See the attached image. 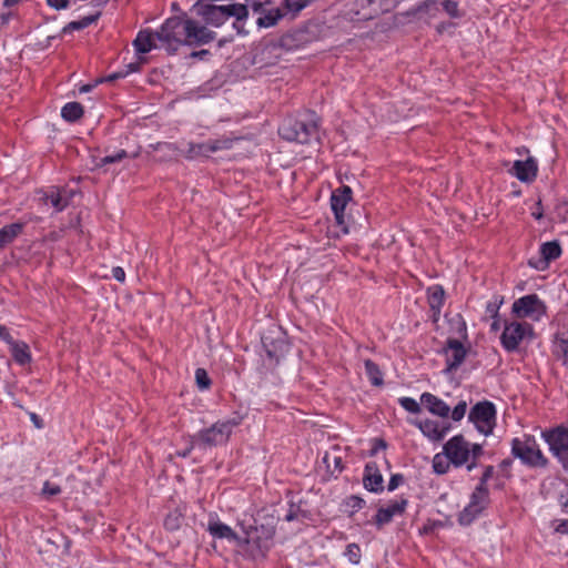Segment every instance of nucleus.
<instances>
[{
    "mask_svg": "<svg viewBox=\"0 0 568 568\" xmlns=\"http://www.w3.org/2000/svg\"><path fill=\"white\" fill-rule=\"evenodd\" d=\"M95 19H97V17L89 16V17H83L82 19L77 20V21H71L67 26L63 27L62 33L71 34L74 31L82 30V29L91 26L95 21Z\"/></svg>",
    "mask_w": 568,
    "mask_h": 568,
    "instance_id": "obj_29",
    "label": "nucleus"
},
{
    "mask_svg": "<svg viewBox=\"0 0 568 568\" xmlns=\"http://www.w3.org/2000/svg\"><path fill=\"white\" fill-rule=\"evenodd\" d=\"M351 505L353 508H357V509H361L364 505V500L359 497H356V496H352L351 497Z\"/></svg>",
    "mask_w": 568,
    "mask_h": 568,
    "instance_id": "obj_48",
    "label": "nucleus"
},
{
    "mask_svg": "<svg viewBox=\"0 0 568 568\" xmlns=\"http://www.w3.org/2000/svg\"><path fill=\"white\" fill-rule=\"evenodd\" d=\"M535 336L534 326L528 322L508 320L504 322L500 345L508 353L520 349L521 344L529 343Z\"/></svg>",
    "mask_w": 568,
    "mask_h": 568,
    "instance_id": "obj_6",
    "label": "nucleus"
},
{
    "mask_svg": "<svg viewBox=\"0 0 568 568\" xmlns=\"http://www.w3.org/2000/svg\"><path fill=\"white\" fill-rule=\"evenodd\" d=\"M280 18L281 14L278 10H270L265 16L257 19V24L263 28H268L274 26Z\"/></svg>",
    "mask_w": 568,
    "mask_h": 568,
    "instance_id": "obj_34",
    "label": "nucleus"
},
{
    "mask_svg": "<svg viewBox=\"0 0 568 568\" xmlns=\"http://www.w3.org/2000/svg\"><path fill=\"white\" fill-rule=\"evenodd\" d=\"M407 505L408 500L404 497H399L379 507L374 517L375 525L381 528L389 524L394 517L402 516L405 513Z\"/></svg>",
    "mask_w": 568,
    "mask_h": 568,
    "instance_id": "obj_14",
    "label": "nucleus"
},
{
    "mask_svg": "<svg viewBox=\"0 0 568 568\" xmlns=\"http://www.w3.org/2000/svg\"><path fill=\"white\" fill-rule=\"evenodd\" d=\"M70 197L71 193L65 189L52 187L41 200L45 205L50 204L55 212H61L69 205Z\"/></svg>",
    "mask_w": 568,
    "mask_h": 568,
    "instance_id": "obj_22",
    "label": "nucleus"
},
{
    "mask_svg": "<svg viewBox=\"0 0 568 568\" xmlns=\"http://www.w3.org/2000/svg\"><path fill=\"white\" fill-rule=\"evenodd\" d=\"M542 438L548 444L552 455L568 470V427L558 426L550 430L541 433Z\"/></svg>",
    "mask_w": 568,
    "mask_h": 568,
    "instance_id": "obj_12",
    "label": "nucleus"
},
{
    "mask_svg": "<svg viewBox=\"0 0 568 568\" xmlns=\"http://www.w3.org/2000/svg\"><path fill=\"white\" fill-rule=\"evenodd\" d=\"M214 32L199 22L181 17L169 18L156 31L160 47L176 51L181 45L205 44L214 39Z\"/></svg>",
    "mask_w": 568,
    "mask_h": 568,
    "instance_id": "obj_1",
    "label": "nucleus"
},
{
    "mask_svg": "<svg viewBox=\"0 0 568 568\" xmlns=\"http://www.w3.org/2000/svg\"><path fill=\"white\" fill-rule=\"evenodd\" d=\"M420 404L425 406V408L435 416L440 418L449 417L450 407L444 402L442 398L436 395L425 392L420 395Z\"/></svg>",
    "mask_w": 568,
    "mask_h": 568,
    "instance_id": "obj_21",
    "label": "nucleus"
},
{
    "mask_svg": "<svg viewBox=\"0 0 568 568\" xmlns=\"http://www.w3.org/2000/svg\"><path fill=\"white\" fill-rule=\"evenodd\" d=\"M414 425L430 442H439L444 439L452 428L450 424L447 422H439L430 418L416 420L414 422Z\"/></svg>",
    "mask_w": 568,
    "mask_h": 568,
    "instance_id": "obj_16",
    "label": "nucleus"
},
{
    "mask_svg": "<svg viewBox=\"0 0 568 568\" xmlns=\"http://www.w3.org/2000/svg\"><path fill=\"white\" fill-rule=\"evenodd\" d=\"M537 171L538 165L536 160L528 158L525 161H515L509 172L521 182H531L536 178Z\"/></svg>",
    "mask_w": 568,
    "mask_h": 568,
    "instance_id": "obj_20",
    "label": "nucleus"
},
{
    "mask_svg": "<svg viewBox=\"0 0 568 568\" xmlns=\"http://www.w3.org/2000/svg\"><path fill=\"white\" fill-rule=\"evenodd\" d=\"M403 481H404V477H403V475H400V474H394V475H392V477H390V479H389V481H388L387 489H388L389 491H393V490L397 489V488H398V486H399L400 484H403Z\"/></svg>",
    "mask_w": 568,
    "mask_h": 568,
    "instance_id": "obj_45",
    "label": "nucleus"
},
{
    "mask_svg": "<svg viewBox=\"0 0 568 568\" xmlns=\"http://www.w3.org/2000/svg\"><path fill=\"white\" fill-rule=\"evenodd\" d=\"M444 300L445 293L440 286L434 285L428 288V303L435 315L439 314Z\"/></svg>",
    "mask_w": 568,
    "mask_h": 568,
    "instance_id": "obj_27",
    "label": "nucleus"
},
{
    "mask_svg": "<svg viewBox=\"0 0 568 568\" xmlns=\"http://www.w3.org/2000/svg\"><path fill=\"white\" fill-rule=\"evenodd\" d=\"M164 526L171 531L179 529L181 526V515L176 511L169 514L164 519Z\"/></svg>",
    "mask_w": 568,
    "mask_h": 568,
    "instance_id": "obj_37",
    "label": "nucleus"
},
{
    "mask_svg": "<svg viewBox=\"0 0 568 568\" xmlns=\"http://www.w3.org/2000/svg\"><path fill=\"white\" fill-rule=\"evenodd\" d=\"M60 493H61V488L59 485L50 483L48 480L44 481L42 490H41V495L43 497L50 498V497L59 495Z\"/></svg>",
    "mask_w": 568,
    "mask_h": 568,
    "instance_id": "obj_39",
    "label": "nucleus"
},
{
    "mask_svg": "<svg viewBox=\"0 0 568 568\" xmlns=\"http://www.w3.org/2000/svg\"><path fill=\"white\" fill-rule=\"evenodd\" d=\"M351 200L352 190L348 186L338 187L333 191L331 195V209L334 213L336 223L339 226H343L345 232H347L345 227V209Z\"/></svg>",
    "mask_w": 568,
    "mask_h": 568,
    "instance_id": "obj_15",
    "label": "nucleus"
},
{
    "mask_svg": "<svg viewBox=\"0 0 568 568\" xmlns=\"http://www.w3.org/2000/svg\"><path fill=\"white\" fill-rule=\"evenodd\" d=\"M442 7L445 10V12L452 18H458L460 16L458 3L454 0H444L442 2Z\"/></svg>",
    "mask_w": 568,
    "mask_h": 568,
    "instance_id": "obj_40",
    "label": "nucleus"
},
{
    "mask_svg": "<svg viewBox=\"0 0 568 568\" xmlns=\"http://www.w3.org/2000/svg\"><path fill=\"white\" fill-rule=\"evenodd\" d=\"M398 403L405 410L412 414H418L420 412V404L412 397H400Z\"/></svg>",
    "mask_w": 568,
    "mask_h": 568,
    "instance_id": "obj_36",
    "label": "nucleus"
},
{
    "mask_svg": "<svg viewBox=\"0 0 568 568\" xmlns=\"http://www.w3.org/2000/svg\"><path fill=\"white\" fill-rule=\"evenodd\" d=\"M13 359L19 365H26L31 362V354L29 351V346L27 343L22 341H17L13 345L9 347Z\"/></svg>",
    "mask_w": 568,
    "mask_h": 568,
    "instance_id": "obj_25",
    "label": "nucleus"
},
{
    "mask_svg": "<svg viewBox=\"0 0 568 568\" xmlns=\"http://www.w3.org/2000/svg\"><path fill=\"white\" fill-rule=\"evenodd\" d=\"M232 143L233 141L226 138L210 140L195 144L192 143L187 150V158L193 159L197 156H209L217 151L231 149Z\"/></svg>",
    "mask_w": 568,
    "mask_h": 568,
    "instance_id": "obj_17",
    "label": "nucleus"
},
{
    "mask_svg": "<svg viewBox=\"0 0 568 568\" xmlns=\"http://www.w3.org/2000/svg\"><path fill=\"white\" fill-rule=\"evenodd\" d=\"M556 531L561 534H568V519L561 520L556 527Z\"/></svg>",
    "mask_w": 568,
    "mask_h": 568,
    "instance_id": "obj_49",
    "label": "nucleus"
},
{
    "mask_svg": "<svg viewBox=\"0 0 568 568\" xmlns=\"http://www.w3.org/2000/svg\"><path fill=\"white\" fill-rule=\"evenodd\" d=\"M288 10L298 12L304 9L310 0H285Z\"/></svg>",
    "mask_w": 568,
    "mask_h": 568,
    "instance_id": "obj_42",
    "label": "nucleus"
},
{
    "mask_svg": "<svg viewBox=\"0 0 568 568\" xmlns=\"http://www.w3.org/2000/svg\"><path fill=\"white\" fill-rule=\"evenodd\" d=\"M0 338L7 343L9 347L17 342L4 325H0Z\"/></svg>",
    "mask_w": 568,
    "mask_h": 568,
    "instance_id": "obj_46",
    "label": "nucleus"
},
{
    "mask_svg": "<svg viewBox=\"0 0 568 568\" xmlns=\"http://www.w3.org/2000/svg\"><path fill=\"white\" fill-rule=\"evenodd\" d=\"M278 132L287 141L305 144L317 139V123L313 119L308 121L287 119L280 126Z\"/></svg>",
    "mask_w": 568,
    "mask_h": 568,
    "instance_id": "obj_7",
    "label": "nucleus"
},
{
    "mask_svg": "<svg viewBox=\"0 0 568 568\" xmlns=\"http://www.w3.org/2000/svg\"><path fill=\"white\" fill-rule=\"evenodd\" d=\"M207 531L214 538L226 539L239 547L240 536L229 525L220 521L219 519H211L209 521Z\"/></svg>",
    "mask_w": 568,
    "mask_h": 568,
    "instance_id": "obj_23",
    "label": "nucleus"
},
{
    "mask_svg": "<svg viewBox=\"0 0 568 568\" xmlns=\"http://www.w3.org/2000/svg\"><path fill=\"white\" fill-rule=\"evenodd\" d=\"M489 490L486 479H481L470 495L468 504L458 515V523L463 526L470 525L488 506Z\"/></svg>",
    "mask_w": 568,
    "mask_h": 568,
    "instance_id": "obj_9",
    "label": "nucleus"
},
{
    "mask_svg": "<svg viewBox=\"0 0 568 568\" xmlns=\"http://www.w3.org/2000/svg\"><path fill=\"white\" fill-rule=\"evenodd\" d=\"M386 449V443L384 439L382 438H374L372 440V447H371V452H369V455L371 456H375L377 455L381 450H384Z\"/></svg>",
    "mask_w": 568,
    "mask_h": 568,
    "instance_id": "obj_43",
    "label": "nucleus"
},
{
    "mask_svg": "<svg viewBox=\"0 0 568 568\" xmlns=\"http://www.w3.org/2000/svg\"><path fill=\"white\" fill-rule=\"evenodd\" d=\"M468 404L466 400H459L458 404L450 409L449 416L454 422H460L467 413Z\"/></svg>",
    "mask_w": 568,
    "mask_h": 568,
    "instance_id": "obj_35",
    "label": "nucleus"
},
{
    "mask_svg": "<svg viewBox=\"0 0 568 568\" xmlns=\"http://www.w3.org/2000/svg\"><path fill=\"white\" fill-rule=\"evenodd\" d=\"M364 487L372 493L378 494L384 490L383 475L376 463H367L363 476Z\"/></svg>",
    "mask_w": 568,
    "mask_h": 568,
    "instance_id": "obj_19",
    "label": "nucleus"
},
{
    "mask_svg": "<svg viewBox=\"0 0 568 568\" xmlns=\"http://www.w3.org/2000/svg\"><path fill=\"white\" fill-rule=\"evenodd\" d=\"M21 0H3V6L4 7H13L16 6L17 3H19Z\"/></svg>",
    "mask_w": 568,
    "mask_h": 568,
    "instance_id": "obj_53",
    "label": "nucleus"
},
{
    "mask_svg": "<svg viewBox=\"0 0 568 568\" xmlns=\"http://www.w3.org/2000/svg\"><path fill=\"white\" fill-rule=\"evenodd\" d=\"M206 53H207V51L202 50V51H200V52H194V53H193V55H194V57H196V55L203 57V54H206Z\"/></svg>",
    "mask_w": 568,
    "mask_h": 568,
    "instance_id": "obj_54",
    "label": "nucleus"
},
{
    "mask_svg": "<svg viewBox=\"0 0 568 568\" xmlns=\"http://www.w3.org/2000/svg\"><path fill=\"white\" fill-rule=\"evenodd\" d=\"M45 2L54 10H64L70 4V0H45Z\"/></svg>",
    "mask_w": 568,
    "mask_h": 568,
    "instance_id": "obj_44",
    "label": "nucleus"
},
{
    "mask_svg": "<svg viewBox=\"0 0 568 568\" xmlns=\"http://www.w3.org/2000/svg\"><path fill=\"white\" fill-rule=\"evenodd\" d=\"M511 452L515 457L529 466H545L547 459L542 455L536 439L531 436H523L513 439Z\"/></svg>",
    "mask_w": 568,
    "mask_h": 568,
    "instance_id": "obj_11",
    "label": "nucleus"
},
{
    "mask_svg": "<svg viewBox=\"0 0 568 568\" xmlns=\"http://www.w3.org/2000/svg\"><path fill=\"white\" fill-rule=\"evenodd\" d=\"M156 41V32L153 33L151 31L144 30L138 33L135 40L133 41V45L138 53H148L159 47Z\"/></svg>",
    "mask_w": 568,
    "mask_h": 568,
    "instance_id": "obj_24",
    "label": "nucleus"
},
{
    "mask_svg": "<svg viewBox=\"0 0 568 568\" xmlns=\"http://www.w3.org/2000/svg\"><path fill=\"white\" fill-rule=\"evenodd\" d=\"M500 328L498 316H495L493 323L490 324V331L497 332Z\"/></svg>",
    "mask_w": 568,
    "mask_h": 568,
    "instance_id": "obj_51",
    "label": "nucleus"
},
{
    "mask_svg": "<svg viewBox=\"0 0 568 568\" xmlns=\"http://www.w3.org/2000/svg\"><path fill=\"white\" fill-rule=\"evenodd\" d=\"M547 313V306L537 294H527L517 300L511 305V314L517 320H529L540 322Z\"/></svg>",
    "mask_w": 568,
    "mask_h": 568,
    "instance_id": "obj_8",
    "label": "nucleus"
},
{
    "mask_svg": "<svg viewBox=\"0 0 568 568\" xmlns=\"http://www.w3.org/2000/svg\"><path fill=\"white\" fill-rule=\"evenodd\" d=\"M561 246L558 241L545 242L539 247L538 256H531L528 265L537 271H546L549 264L561 255Z\"/></svg>",
    "mask_w": 568,
    "mask_h": 568,
    "instance_id": "obj_13",
    "label": "nucleus"
},
{
    "mask_svg": "<svg viewBox=\"0 0 568 568\" xmlns=\"http://www.w3.org/2000/svg\"><path fill=\"white\" fill-rule=\"evenodd\" d=\"M467 355V349L457 339H448L446 347L444 348V356L446 361V371L452 372L457 369Z\"/></svg>",
    "mask_w": 568,
    "mask_h": 568,
    "instance_id": "obj_18",
    "label": "nucleus"
},
{
    "mask_svg": "<svg viewBox=\"0 0 568 568\" xmlns=\"http://www.w3.org/2000/svg\"><path fill=\"white\" fill-rule=\"evenodd\" d=\"M112 276L119 281V282H123L125 280V272L122 267H113L112 268Z\"/></svg>",
    "mask_w": 568,
    "mask_h": 568,
    "instance_id": "obj_47",
    "label": "nucleus"
},
{
    "mask_svg": "<svg viewBox=\"0 0 568 568\" xmlns=\"http://www.w3.org/2000/svg\"><path fill=\"white\" fill-rule=\"evenodd\" d=\"M196 13L210 26L219 28L230 18L246 20L248 10L245 4L230 3L223 6L196 3Z\"/></svg>",
    "mask_w": 568,
    "mask_h": 568,
    "instance_id": "obj_4",
    "label": "nucleus"
},
{
    "mask_svg": "<svg viewBox=\"0 0 568 568\" xmlns=\"http://www.w3.org/2000/svg\"><path fill=\"white\" fill-rule=\"evenodd\" d=\"M450 462L445 456V452L438 453L433 458V469L438 475H444L449 470Z\"/></svg>",
    "mask_w": 568,
    "mask_h": 568,
    "instance_id": "obj_31",
    "label": "nucleus"
},
{
    "mask_svg": "<svg viewBox=\"0 0 568 568\" xmlns=\"http://www.w3.org/2000/svg\"><path fill=\"white\" fill-rule=\"evenodd\" d=\"M194 448H192V436L190 437V446L189 448H186L184 452H182L180 455L182 457H186L190 455V453L193 450Z\"/></svg>",
    "mask_w": 568,
    "mask_h": 568,
    "instance_id": "obj_52",
    "label": "nucleus"
},
{
    "mask_svg": "<svg viewBox=\"0 0 568 568\" xmlns=\"http://www.w3.org/2000/svg\"><path fill=\"white\" fill-rule=\"evenodd\" d=\"M555 354L568 366V335L561 336L555 342Z\"/></svg>",
    "mask_w": 568,
    "mask_h": 568,
    "instance_id": "obj_32",
    "label": "nucleus"
},
{
    "mask_svg": "<svg viewBox=\"0 0 568 568\" xmlns=\"http://www.w3.org/2000/svg\"><path fill=\"white\" fill-rule=\"evenodd\" d=\"M206 53H207V51L202 50V51H200V52H194V53H193V55H194V57H196V55L203 57V54H206Z\"/></svg>",
    "mask_w": 568,
    "mask_h": 568,
    "instance_id": "obj_55",
    "label": "nucleus"
},
{
    "mask_svg": "<svg viewBox=\"0 0 568 568\" xmlns=\"http://www.w3.org/2000/svg\"><path fill=\"white\" fill-rule=\"evenodd\" d=\"M23 224L12 223L0 229V248L11 243L22 231Z\"/></svg>",
    "mask_w": 568,
    "mask_h": 568,
    "instance_id": "obj_26",
    "label": "nucleus"
},
{
    "mask_svg": "<svg viewBox=\"0 0 568 568\" xmlns=\"http://www.w3.org/2000/svg\"><path fill=\"white\" fill-rule=\"evenodd\" d=\"M126 156H128V153L124 150H120L112 155H106V156L102 158L100 164L105 165V164H110V163H115V162L123 160Z\"/></svg>",
    "mask_w": 568,
    "mask_h": 568,
    "instance_id": "obj_41",
    "label": "nucleus"
},
{
    "mask_svg": "<svg viewBox=\"0 0 568 568\" xmlns=\"http://www.w3.org/2000/svg\"><path fill=\"white\" fill-rule=\"evenodd\" d=\"M365 373L373 385L381 386L383 384V374L379 367L371 359L365 361Z\"/></svg>",
    "mask_w": 568,
    "mask_h": 568,
    "instance_id": "obj_30",
    "label": "nucleus"
},
{
    "mask_svg": "<svg viewBox=\"0 0 568 568\" xmlns=\"http://www.w3.org/2000/svg\"><path fill=\"white\" fill-rule=\"evenodd\" d=\"M445 456L455 467L466 466L471 470L483 454V446L467 442L463 435H455L444 445Z\"/></svg>",
    "mask_w": 568,
    "mask_h": 568,
    "instance_id": "obj_3",
    "label": "nucleus"
},
{
    "mask_svg": "<svg viewBox=\"0 0 568 568\" xmlns=\"http://www.w3.org/2000/svg\"><path fill=\"white\" fill-rule=\"evenodd\" d=\"M344 556L347 558V560L353 564L357 565L361 561L362 558V551L361 547L357 544H348L345 548Z\"/></svg>",
    "mask_w": 568,
    "mask_h": 568,
    "instance_id": "obj_33",
    "label": "nucleus"
},
{
    "mask_svg": "<svg viewBox=\"0 0 568 568\" xmlns=\"http://www.w3.org/2000/svg\"><path fill=\"white\" fill-rule=\"evenodd\" d=\"M496 407L491 402L481 400L475 404L469 413L468 420L474 425L476 430L484 436L493 434L496 426Z\"/></svg>",
    "mask_w": 568,
    "mask_h": 568,
    "instance_id": "obj_10",
    "label": "nucleus"
},
{
    "mask_svg": "<svg viewBox=\"0 0 568 568\" xmlns=\"http://www.w3.org/2000/svg\"><path fill=\"white\" fill-rule=\"evenodd\" d=\"M195 379L200 389H206L210 387L211 379L205 369L197 368L195 371Z\"/></svg>",
    "mask_w": 568,
    "mask_h": 568,
    "instance_id": "obj_38",
    "label": "nucleus"
},
{
    "mask_svg": "<svg viewBox=\"0 0 568 568\" xmlns=\"http://www.w3.org/2000/svg\"><path fill=\"white\" fill-rule=\"evenodd\" d=\"M83 115V108L79 102H68L61 109V116L68 122H75Z\"/></svg>",
    "mask_w": 568,
    "mask_h": 568,
    "instance_id": "obj_28",
    "label": "nucleus"
},
{
    "mask_svg": "<svg viewBox=\"0 0 568 568\" xmlns=\"http://www.w3.org/2000/svg\"><path fill=\"white\" fill-rule=\"evenodd\" d=\"M237 425L239 423L235 419L216 422L211 427L202 429L192 436V448L206 450L226 444L234 427Z\"/></svg>",
    "mask_w": 568,
    "mask_h": 568,
    "instance_id": "obj_5",
    "label": "nucleus"
},
{
    "mask_svg": "<svg viewBox=\"0 0 568 568\" xmlns=\"http://www.w3.org/2000/svg\"><path fill=\"white\" fill-rule=\"evenodd\" d=\"M244 21L245 20H237V19H235V21L233 23L234 29H236L239 33L243 32L242 29H243V26H244Z\"/></svg>",
    "mask_w": 568,
    "mask_h": 568,
    "instance_id": "obj_50",
    "label": "nucleus"
},
{
    "mask_svg": "<svg viewBox=\"0 0 568 568\" xmlns=\"http://www.w3.org/2000/svg\"><path fill=\"white\" fill-rule=\"evenodd\" d=\"M243 537H240L239 549L247 558L257 559L265 556L274 537V529L268 526L240 524Z\"/></svg>",
    "mask_w": 568,
    "mask_h": 568,
    "instance_id": "obj_2",
    "label": "nucleus"
}]
</instances>
